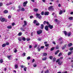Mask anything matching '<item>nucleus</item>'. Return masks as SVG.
<instances>
[{"instance_id": "f257e3e1", "label": "nucleus", "mask_w": 73, "mask_h": 73, "mask_svg": "<svg viewBox=\"0 0 73 73\" xmlns=\"http://www.w3.org/2000/svg\"><path fill=\"white\" fill-rule=\"evenodd\" d=\"M0 20L1 22H4V21L5 22H7V20L5 19V18H3L2 17H0Z\"/></svg>"}, {"instance_id": "f03ea898", "label": "nucleus", "mask_w": 73, "mask_h": 73, "mask_svg": "<svg viewBox=\"0 0 73 73\" xmlns=\"http://www.w3.org/2000/svg\"><path fill=\"white\" fill-rule=\"evenodd\" d=\"M48 10L49 11H53L54 10V8H53V6H51L48 8Z\"/></svg>"}, {"instance_id": "7ed1b4c3", "label": "nucleus", "mask_w": 73, "mask_h": 73, "mask_svg": "<svg viewBox=\"0 0 73 73\" xmlns=\"http://www.w3.org/2000/svg\"><path fill=\"white\" fill-rule=\"evenodd\" d=\"M40 14H36V16L38 18V19H41V18H42V17L41 16H40Z\"/></svg>"}, {"instance_id": "20e7f679", "label": "nucleus", "mask_w": 73, "mask_h": 73, "mask_svg": "<svg viewBox=\"0 0 73 73\" xmlns=\"http://www.w3.org/2000/svg\"><path fill=\"white\" fill-rule=\"evenodd\" d=\"M42 30H40L37 31V33L38 35H40L41 33H42Z\"/></svg>"}, {"instance_id": "39448f33", "label": "nucleus", "mask_w": 73, "mask_h": 73, "mask_svg": "<svg viewBox=\"0 0 73 73\" xmlns=\"http://www.w3.org/2000/svg\"><path fill=\"white\" fill-rule=\"evenodd\" d=\"M48 28L50 29H53V26L52 25H49V26H48Z\"/></svg>"}, {"instance_id": "423d86ee", "label": "nucleus", "mask_w": 73, "mask_h": 73, "mask_svg": "<svg viewBox=\"0 0 73 73\" xmlns=\"http://www.w3.org/2000/svg\"><path fill=\"white\" fill-rule=\"evenodd\" d=\"M27 25V23L26 21H24V25H23V27H26Z\"/></svg>"}, {"instance_id": "0eeeda50", "label": "nucleus", "mask_w": 73, "mask_h": 73, "mask_svg": "<svg viewBox=\"0 0 73 73\" xmlns=\"http://www.w3.org/2000/svg\"><path fill=\"white\" fill-rule=\"evenodd\" d=\"M48 26L47 25H46L44 28V29L46 31H49V29H48Z\"/></svg>"}, {"instance_id": "6e6552de", "label": "nucleus", "mask_w": 73, "mask_h": 73, "mask_svg": "<svg viewBox=\"0 0 73 73\" xmlns=\"http://www.w3.org/2000/svg\"><path fill=\"white\" fill-rule=\"evenodd\" d=\"M27 3L28 1H26V2H25L23 3V5L24 7H25L26 6V5H27Z\"/></svg>"}, {"instance_id": "1a4fd4ad", "label": "nucleus", "mask_w": 73, "mask_h": 73, "mask_svg": "<svg viewBox=\"0 0 73 73\" xmlns=\"http://www.w3.org/2000/svg\"><path fill=\"white\" fill-rule=\"evenodd\" d=\"M25 29H26V28L25 27H23V28H21V30L22 31H25Z\"/></svg>"}, {"instance_id": "9d476101", "label": "nucleus", "mask_w": 73, "mask_h": 73, "mask_svg": "<svg viewBox=\"0 0 73 73\" xmlns=\"http://www.w3.org/2000/svg\"><path fill=\"white\" fill-rule=\"evenodd\" d=\"M49 15V12H47L46 11L44 13V15L46 16V15Z\"/></svg>"}, {"instance_id": "9b49d317", "label": "nucleus", "mask_w": 73, "mask_h": 73, "mask_svg": "<svg viewBox=\"0 0 73 73\" xmlns=\"http://www.w3.org/2000/svg\"><path fill=\"white\" fill-rule=\"evenodd\" d=\"M59 13L60 15H61L62 14V13H63V11L60 10Z\"/></svg>"}, {"instance_id": "f8f14e48", "label": "nucleus", "mask_w": 73, "mask_h": 73, "mask_svg": "<svg viewBox=\"0 0 73 73\" xmlns=\"http://www.w3.org/2000/svg\"><path fill=\"white\" fill-rule=\"evenodd\" d=\"M8 11L7 10H5L4 11V13H8Z\"/></svg>"}, {"instance_id": "ddd939ff", "label": "nucleus", "mask_w": 73, "mask_h": 73, "mask_svg": "<svg viewBox=\"0 0 73 73\" xmlns=\"http://www.w3.org/2000/svg\"><path fill=\"white\" fill-rule=\"evenodd\" d=\"M7 28L8 29H11V28H12V26L11 25L8 26L7 27Z\"/></svg>"}, {"instance_id": "4468645a", "label": "nucleus", "mask_w": 73, "mask_h": 73, "mask_svg": "<svg viewBox=\"0 0 73 73\" xmlns=\"http://www.w3.org/2000/svg\"><path fill=\"white\" fill-rule=\"evenodd\" d=\"M20 11H25V9H24V8H22L20 9Z\"/></svg>"}, {"instance_id": "2eb2a0df", "label": "nucleus", "mask_w": 73, "mask_h": 73, "mask_svg": "<svg viewBox=\"0 0 73 73\" xmlns=\"http://www.w3.org/2000/svg\"><path fill=\"white\" fill-rule=\"evenodd\" d=\"M46 59H47V58L45 57L43 58H42V60H43V61H44V60H46Z\"/></svg>"}, {"instance_id": "dca6fc26", "label": "nucleus", "mask_w": 73, "mask_h": 73, "mask_svg": "<svg viewBox=\"0 0 73 73\" xmlns=\"http://www.w3.org/2000/svg\"><path fill=\"white\" fill-rule=\"evenodd\" d=\"M38 9H36V8H35L34 9V11H35V12H37V11H38Z\"/></svg>"}, {"instance_id": "f3484780", "label": "nucleus", "mask_w": 73, "mask_h": 73, "mask_svg": "<svg viewBox=\"0 0 73 73\" xmlns=\"http://www.w3.org/2000/svg\"><path fill=\"white\" fill-rule=\"evenodd\" d=\"M59 52H60V50H58L57 51H56L55 53V55H56V54H57V53H58Z\"/></svg>"}, {"instance_id": "a211bd4d", "label": "nucleus", "mask_w": 73, "mask_h": 73, "mask_svg": "<svg viewBox=\"0 0 73 73\" xmlns=\"http://www.w3.org/2000/svg\"><path fill=\"white\" fill-rule=\"evenodd\" d=\"M72 53L73 52L72 51L69 52L68 53V55H70V54H72Z\"/></svg>"}, {"instance_id": "6ab92c4d", "label": "nucleus", "mask_w": 73, "mask_h": 73, "mask_svg": "<svg viewBox=\"0 0 73 73\" xmlns=\"http://www.w3.org/2000/svg\"><path fill=\"white\" fill-rule=\"evenodd\" d=\"M58 64L59 65H61V64H62V62H61L60 61H59L58 62Z\"/></svg>"}, {"instance_id": "aec40b11", "label": "nucleus", "mask_w": 73, "mask_h": 73, "mask_svg": "<svg viewBox=\"0 0 73 73\" xmlns=\"http://www.w3.org/2000/svg\"><path fill=\"white\" fill-rule=\"evenodd\" d=\"M15 69H17L18 68V65L17 64L15 65Z\"/></svg>"}, {"instance_id": "412c9836", "label": "nucleus", "mask_w": 73, "mask_h": 73, "mask_svg": "<svg viewBox=\"0 0 73 73\" xmlns=\"http://www.w3.org/2000/svg\"><path fill=\"white\" fill-rule=\"evenodd\" d=\"M69 19L70 20H73V17H69Z\"/></svg>"}, {"instance_id": "4be33fe9", "label": "nucleus", "mask_w": 73, "mask_h": 73, "mask_svg": "<svg viewBox=\"0 0 73 73\" xmlns=\"http://www.w3.org/2000/svg\"><path fill=\"white\" fill-rule=\"evenodd\" d=\"M64 33L65 35V36H66L67 35H68V33H66V31H64Z\"/></svg>"}, {"instance_id": "5701e85b", "label": "nucleus", "mask_w": 73, "mask_h": 73, "mask_svg": "<svg viewBox=\"0 0 73 73\" xmlns=\"http://www.w3.org/2000/svg\"><path fill=\"white\" fill-rule=\"evenodd\" d=\"M6 46V44H2V47H5Z\"/></svg>"}, {"instance_id": "b1692460", "label": "nucleus", "mask_w": 73, "mask_h": 73, "mask_svg": "<svg viewBox=\"0 0 73 73\" xmlns=\"http://www.w3.org/2000/svg\"><path fill=\"white\" fill-rule=\"evenodd\" d=\"M68 46H71L72 45V43H70L69 44H68Z\"/></svg>"}, {"instance_id": "393cba45", "label": "nucleus", "mask_w": 73, "mask_h": 73, "mask_svg": "<svg viewBox=\"0 0 73 73\" xmlns=\"http://www.w3.org/2000/svg\"><path fill=\"white\" fill-rule=\"evenodd\" d=\"M41 29H43L44 28V25L43 24L41 25Z\"/></svg>"}, {"instance_id": "a878e982", "label": "nucleus", "mask_w": 73, "mask_h": 73, "mask_svg": "<svg viewBox=\"0 0 73 73\" xmlns=\"http://www.w3.org/2000/svg\"><path fill=\"white\" fill-rule=\"evenodd\" d=\"M22 40L23 41H25L26 39L25 38L23 37L22 38Z\"/></svg>"}, {"instance_id": "bb28decb", "label": "nucleus", "mask_w": 73, "mask_h": 73, "mask_svg": "<svg viewBox=\"0 0 73 73\" xmlns=\"http://www.w3.org/2000/svg\"><path fill=\"white\" fill-rule=\"evenodd\" d=\"M0 62L1 63H3V60L2 59H1L0 60Z\"/></svg>"}, {"instance_id": "cd10ccee", "label": "nucleus", "mask_w": 73, "mask_h": 73, "mask_svg": "<svg viewBox=\"0 0 73 73\" xmlns=\"http://www.w3.org/2000/svg\"><path fill=\"white\" fill-rule=\"evenodd\" d=\"M37 23V21L36 20H34V21L33 22V23L34 24H36Z\"/></svg>"}, {"instance_id": "c85d7f7f", "label": "nucleus", "mask_w": 73, "mask_h": 73, "mask_svg": "<svg viewBox=\"0 0 73 73\" xmlns=\"http://www.w3.org/2000/svg\"><path fill=\"white\" fill-rule=\"evenodd\" d=\"M46 24L48 25V26H49V25H50V24L49 23L48 21L46 22Z\"/></svg>"}, {"instance_id": "c756f323", "label": "nucleus", "mask_w": 73, "mask_h": 73, "mask_svg": "<svg viewBox=\"0 0 73 73\" xmlns=\"http://www.w3.org/2000/svg\"><path fill=\"white\" fill-rule=\"evenodd\" d=\"M52 60L53 62H54L55 61H56V58H53L52 59Z\"/></svg>"}, {"instance_id": "7c9ffc66", "label": "nucleus", "mask_w": 73, "mask_h": 73, "mask_svg": "<svg viewBox=\"0 0 73 73\" xmlns=\"http://www.w3.org/2000/svg\"><path fill=\"white\" fill-rule=\"evenodd\" d=\"M54 49V47H52L51 48L50 50L51 51H52V50H53Z\"/></svg>"}, {"instance_id": "2f4dec72", "label": "nucleus", "mask_w": 73, "mask_h": 73, "mask_svg": "<svg viewBox=\"0 0 73 73\" xmlns=\"http://www.w3.org/2000/svg\"><path fill=\"white\" fill-rule=\"evenodd\" d=\"M45 73H49V70H47L45 72Z\"/></svg>"}, {"instance_id": "473e14b6", "label": "nucleus", "mask_w": 73, "mask_h": 73, "mask_svg": "<svg viewBox=\"0 0 73 73\" xmlns=\"http://www.w3.org/2000/svg\"><path fill=\"white\" fill-rule=\"evenodd\" d=\"M27 67H25V68H24V70L25 71V72H26V71H27Z\"/></svg>"}, {"instance_id": "72a5a7b5", "label": "nucleus", "mask_w": 73, "mask_h": 73, "mask_svg": "<svg viewBox=\"0 0 73 73\" xmlns=\"http://www.w3.org/2000/svg\"><path fill=\"white\" fill-rule=\"evenodd\" d=\"M18 38V40H19V41H21V37H20V38L19 37V38Z\"/></svg>"}, {"instance_id": "f704fd0d", "label": "nucleus", "mask_w": 73, "mask_h": 73, "mask_svg": "<svg viewBox=\"0 0 73 73\" xmlns=\"http://www.w3.org/2000/svg\"><path fill=\"white\" fill-rule=\"evenodd\" d=\"M49 44H47L45 45V46L47 47L49 46Z\"/></svg>"}, {"instance_id": "c9c22d12", "label": "nucleus", "mask_w": 73, "mask_h": 73, "mask_svg": "<svg viewBox=\"0 0 73 73\" xmlns=\"http://www.w3.org/2000/svg\"><path fill=\"white\" fill-rule=\"evenodd\" d=\"M21 67L22 68H25V66L21 65Z\"/></svg>"}, {"instance_id": "e433bc0d", "label": "nucleus", "mask_w": 73, "mask_h": 73, "mask_svg": "<svg viewBox=\"0 0 73 73\" xmlns=\"http://www.w3.org/2000/svg\"><path fill=\"white\" fill-rule=\"evenodd\" d=\"M10 4H12V2H10L9 3L6 4V5H10Z\"/></svg>"}, {"instance_id": "4c0bfd02", "label": "nucleus", "mask_w": 73, "mask_h": 73, "mask_svg": "<svg viewBox=\"0 0 73 73\" xmlns=\"http://www.w3.org/2000/svg\"><path fill=\"white\" fill-rule=\"evenodd\" d=\"M73 50V47H71L70 48V50L72 51V50Z\"/></svg>"}, {"instance_id": "58836bf2", "label": "nucleus", "mask_w": 73, "mask_h": 73, "mask_svg": "<svg viewBox=\"0 0 73 73\" xmlns=\"http://www.w3.org/2000/svg\"><path fill=\"white\" fill-rule=\"evenodd\" d=\"M66 47V45H65L62 48V49H65V48Z\"/></svg>"}, {"instance_id": "ea45409f", "label": "nucleus", "mask_w": 73, "mask_h": 73, "mask_svg": "<svg viewBox=\"0 0 73 73\" xmlns=\"http://www.w3.org/2000/svg\"><path fill=\"white\" fill-rule=\"evenodd\" d=\"M8 18L9 19H11V16L10 15H9V16L8 17Z\"/></svg>"}, {"instance_id": "a19ab883", "label": "nucleus", "mask_w": 73, "mask_h": 73, "mask_svg": "<svg viewBox=\"0 0 73 73\" xmlns=\"http://www.w3.org/2000/svg\"><path fill=\"white\" fill-rule=\"evenodd\" d=\"M41 15H44V11H42L41 13Z\"/></svg>"}, {"instance_id": "79ce46f5", "label": "nucleus", "mask_w": 73, "mask_h": 73, "mask_svg": "<svg viewBox=\"0 0 73 73\" xmlns=\"http://www.w3.org/2000/svg\"><path fill=\"white\" fill-rule=\"evenodd\" d=\"M46 55H47V54L46 53H43V56H46Z\"/></svg>"}, {"instance_id": "37998d69", "label": "nucleus", "mask_w": 73, "mask_h": 73, "mask_svg": "<svg viewBox=\"0 0 73 73\" xmlns=\"http://www.w3.org/2000/svg\"><path fill=\"white\" fill-rule=\"evenodd\" d=\"M27 60H30V59H31V57L29 56V57H27Z\"/></svg>"}, {"instance_id": "c03bdc74", "label": "nucleus", "mask_w": 73, "mask_h": 73, "mask_svg": "<svg viewBox=\"0 0 73 73\" xmlns=\"http://www.w3.org/2000/svg\"><path fill=\"white\" fill-rule=\"evenodd\" d=\"M61 55H62V53L61 52H60L58 54V56H61Z\"/></svg>"}, {"instance_id": "a18cd8bd", "label": "nucleus", "mask_w": 73, "mask_h": 73, "mask_svg": "<svg viewBox=\"0 0 73 73\" xmlns=\"http://www.w3.org/2000/svg\"><path fill=\"white\" fill-rule=\"evenodd\" d=\"M21 34H22V33H19L18 34V35L19 36H21Z\"/></svg>"}, {"instance_id": "49530a36", "label": "nucleus", "mask_w": 73, "mask_h": 73, "mask_svg": "<svg viewBox=\"0 0 73 73\" xmlns=\"http://www.w3.org/2000/svg\"><path fill=\"white\" fill-rule=\"evenodd\" d=\"M3 6V3H0V7H1Z\"/></svg>"}, {"instance_id": "de8ad7c7", "label": "nucleus", "mask_w": 73, "mask_h": 73, "mask_svg": "<svg viewBox=\"0 0 73 73\" xmlns=\"http://www.w3.org/2000/svg\"><path fill=\"white\" fill-rule=\"evenodd\" d=\"M49 58L50 60H52V58H53V56H51L49 57Z\"/></svg>"}, {"instance_id": "09e8293b", "label": "nucleus", "mask_w": 73, "mask_h": 73, "mask_svg": "<svg viewBox=\"0 0 73 73\" xmlns=\"http://www.w3.org/2000/svg\"><path fill=\"white\" fill-rule=\"evenodd\" d=\"M54 21H55L56 22H57V21H58V20L57 19H54Z\"/></svg>"}, {"instance_id": "8fccbe9b", "label": "nucleus", "mask_w": 73, "mask_h": 73, "mask_svg": "<svg viewBox=\"0 0 73 73\" xmlns=\"http://www.w3.org/2000/svg\"><path fill=\"white\" fill-rule=\"evenodd\" d=\"M12 26H14L15 25V23H13L12 24Z\"/></svg>"}, {"instance_id": "3c124183", "label": "nucleus", "mask_w": 73, "mask_h": 73, "mask_svg": "<svg viewBox=\"0 0 73 73\" xmlns=\"http://www.w3.org/2000/svg\"><path fill=\"white\" fill-rule=\"evenodd\" d=\"M39 25H40V23H37L36 24V25H37V26Z\"/></svg>"}, {"instance_id": "603ef678", "label": "nucleus", "mask_w": 73, "mask_h": 73, "mask_svg": "<svg viewBox=\"0 0 73 73\" xmlns=\"http://www.w3.org/2000/svg\"><path fill=\"white\" fill-rule=\"evenodd\" d=\"M17 52V50L15 49L14 50V52L16 53V52Z\"/></svg>"}, {"instance_id": "864d4df0", "label": "nucleus", "mask_w": 73, "mask_h": 73, "mask_svg": "<svg viewBox=\"0 0 73 73\" xmlns=\"http://www.w3.org/2000/svg\"><path fill=\"white\" fill-rule=\"evenodd\" d=\"M44 48V46H42L40 47L41 49H43Z\"/></svg>"}, {"instance_id": "5fc2aeb1", "label": "nucleus", "mask_w": 73, "mask_h": 73, "mask_svg": "<svg viewBox=\"0 0 73 73\" xmlns=\"http://www.w3.org/2000/svg\"><path fill=\"white\" fill-rule=\"evenodd\" d=\"M5 44L6 45H9V43L8 42H7Z\"/></svg>"}, {"instance_id": "6e6d98bb", "label": "nucleus", "mask_w": 73, "mask_h": 73, "mask_svg": "<svg viewBox=\"0 0 73 73\" xmlns=\"http://www.w3.org/2000/svg\"><path fill=\"white\" fill-rule=\"evenodd\" d=\"M38 41H41V39L40 38H38Z\"/></svg>"}, {"instance_id": "4d7b16f0", "label": "nucleus", "mask_w": 73, "mask_h": 73, "mask_svg": "<svg viewBox=\"0 0 73 73\" xmlns=\"http://www.w3.org/2000/svg\"><path fill=\"white\" fill-rule=\"evenodd\" d=\"M46 21H44V22H43V24H46Z\"/></svg>"}, {"instance_id": "13d9d810", "label": "nucleus", "mask_w": 73, "mask_h": 73, "mask_svg": "<svg viewBox=\"0 0 73 73\" xmlns=\"http://www.w3.org/2000/svg\"><path fill=\"white\" fill-rule=\"evenodd\" d=\"M33 66L34 67H36V66H37V65L36 64H34L33 65Z\"/></svg>"}, {"instance_id": "bf43d9fd", "label": "nucleus", "mask_w": 73, "mask_h": 73, "mask_svg": "<svg viewBox=\"0 0 73 73\" xmlns=\"http://www.w3.org/2000/svg\"><path fill=\"white\" fill-rule=\"evenodd\" d=\"M30 19H32V18H33V16H30Z\"/></svg>"}, {"instance_id": "052dcab7", "label": "nucleus", "mask_w": 73, "mask_h": 73, "mask_svg": "<svg viewBox=\"0 0 73 73\" xmlns=\"http://www.w3.org/2000/svg\"><path fill=\"white\" fill-rule=\"evenodd\" d=\"M38 52H40V51L41 50V48H38Z\"/></svg>"}, {"instance_id": "680f3d73", "label": "nucleus", "mask_w": 73, "mask_h": 73, "mask_svg": "<svg viewBox=\"0 0 73 73\" xmlns=\"http://www.w3.org/2000/svg\"><path fill=\"white\" fill-rule=\"evenodd\" d=\"M7 58H11V56H7Z\"/></svg>"}, {"instance_id": "e2e57ef3", "label": "nucleus", "mask_w": 73, "mask_h": 73, "mask_svg": "<svg viewBox=\"0 0 73 73\" xmlns=\"http://www.w3.org/2000/svg\"><path fill=\"white\" fill-rule=\"evenodd\" d=\"M68 36H70V33H68Z\"/></svg>"}, {"instance_id": "0e129e2a", "label": "nucleus", "mask_w": 73, "mask_h": 73, "mask_svg": "<svg viewBox=\"0 0 73 73\" xmlns=\"http://www.w3.org/2000/svg\"><path fill=\"white\" fill-rule=\"evenodd\" d=\"M59 61H60V60L58 59L57 61H56V62H59Z\"/></svg>"}, {"instance_id": "69168bd1", "label": "nucleus", "mask_w": 73, "mask_h": 73, "mask_svg": "<svg viewBox=\"0 0 73 73\" xmlns=\"http://www.w3.org/2000/svg\"><path fill=\"white\" fill-rule=\"evenodd\" d=\"M44 44H45V45H46V44H47V42H44Z\"/></svg>"}, {"instance_id": "338daca9", "label": "nucleus", "mask_w": 73, "mask_h": 73, "mask_svg": "<svg viewBox=\"0 0 73 73\" xmlns=\"http://www.w3.org/2000/svg\"><path fill=\"white\" fill-rule=\"evenodd\" d=\"M56 49H58V46H56Z\"/></svg>"}, {"instance_id": "774afa93", "label": "nucleus", "mask_w": 73, "mask_h": 73, "mask_svg": "<svg viewBox=\"0 0 73 73\" xmlns=\"http://www.w3.org/2000/svg\"><path fill=\"white\" fill-rule=\"evenodd\" d=\"M31 48H32V46H31V45H30V46H29V48H30L31 49Z\"/></svg>"}]
</instances>
